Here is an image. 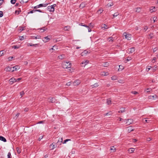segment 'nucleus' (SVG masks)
<instances>
[{
  "label": "nucleus",
  "instance_id": "obj_1",
  "mask_svg": "<svg viewBox=\"0 0 158 158\" xmlns=\"http://www.w3.org/2000/svg\"><path fill=\"white\" fill-rule=\"evenodd\" d=\"M72 64L70 62L64 61L62 63V66L64 69H68L71 67Z\"/></svg>",
  "mask_w": 158,
  "mask_h": 158
},
{
  "label": "nucleus",
  "instance_id": "obj_2",
  "mask_svg": "<svg viewBox=\"0 0 158 158\" xmlns=\"http://www.w3.org/2000/svg\"><path fill=\"white\" fill-rule=\"evenodd\" d=\"M123 36L125 37V38L128 40H130L131 39V34H127V32H124L123 34Z\"/></svg>",
  "mask_w": 158,
  "mask_h": 158
},
{
  "label": "nucleus",
  "instance_id": "obj_3",
  "mask_svg": "<svg viewBox=\"0 0 158 158\" xmlns=\"http://www.w3.org/2000/svg\"><path fill=\"white\" fill-rule=\"evenodd\" d=\"M56 4H54L52 5L48 6V10L50 12H54V7L56 6Z\"/></svg>",
  "mask_w": 158,
  "mask_h": 158
},
{
  "label": "nucleus",
  "instance_id": "obj_4",
  "mask_svg": "<svg viewBox=\"0 0 158 158\" xmlns=\"http://www.w3.org/2000/svg\"><path fill=\"white\" fill-rule=\"evenodd\" d=\"M81 83V81L80 80H75L73 82V85L74 86H77L79 85Z\"/></svg>",
  "mask_w": 158,
  "mask_h": 158
},
{
  "label": "nucleus",
  "instance_id": "obj_5",
  "mask_svg": "<svg viewBox=\"0 0 158 158\" xmlns=\"http://www.w3.org/2000/svg\"><path fill=\"white\" fill-rule=\"evenodd\" d=\"M49 36H48L44 37L43 39V41L45 43L48 41L50 40V38L49 37Z\"/></svg>",
  "mask_w": 158,
  "mask_h": 158
},
{
  "label": "nucleus",
  "instance_id": "obj_6",
  "mask_svg": "<svg viewBox=\"0 0 158 158\" xmlns=\"http://www.w3.org/2000/svg\"><path fill=\"white\" fill-rule=\"evenodd\" d=\"M12 68L13 69L12 70V72H13L19 69H20V67L19 66L16 65L12 67Z\"/></svg>",
  "mask_w": 158,
  "mask_h": 158
},
{
  "label": "nucleus",
  "instance_id": "obj_7",
  "mask_svg": "<svg viewBox=\"0 0 158 158\" xmlns=\"http://www.w3.org/2000/svg\"><path fill=\"white\" fill-rule=\"evenodd\" d=\"M124 122H126V123L130 124L131 123L132 121L131 119H128L127 120L126 119L124 120Z\"/></svg>",
  "mask_w": 158,
  "mask_h": 158
},
{
  "label": "nucleus",
  "instance_id": "obj_8",
  "mask_svg": "<svg viewBox=\"0 0 158 158\" xmlns=\"http://www.w3.org/2000/svg\"><path fill=\"white\" fill-rule=\"evenodd\" d=\"M135 51V48L134 47H132L131 48H130L128 49V51L129 53H133Z\"/></svg>",
  "mask_w": 158,
  "mask_h": 158
},
{
  "label": "nucleus",
  "instance_id": "obj_9",
  "mask_svg": "<svg viewBox=\"0 0 158 158\" xmlns=\"http://www.w3.org/2000/svg\"><path fill=\"white\" fill-rule=\"evenodd\" d=\"M9 81H10V82H12V83H11V84H12L14 82L17 81V80H16V79L14 77H12V78H10V79Z\"/></svg>",
  "mask_w": 158,
  "mask_h": 158
},
{
  "label": "nucleus",
  "instance_id": "obj_10",
  "mask_svg": "<svg viewBox=\"0 0 158 158\" xmlns=\"http://www.w3.org/2000/svg\"><path fill=\"white\" fill-rule=\"evenodd\" d=\"M135 149V148H130L128 149V151L129 153H131L134 152Z\"/></svg>",
  "mask_w": 158,
  "mask_h": 158
},
{
  "label": "nucleus",
  "instance_id": "obj_11",
  "mask_svg": "<svg viewBox=\"0 0 158 158\" xmlns=\"http://www.w3.org/2000/svg\"><path fill=\"white\" fill-rule=\"evenodd\" d=\"M12 68L7 66L5 68V70L7 72L10 71H12Z\"/></svg>",
  "mask_w": 158,
  "mask_h": 158
},
{
  "label": "nucleus",
  "instance_id": "obj_12",
  "mask_svg": "<svg viewBox=\"0 0 158 158\" xmlns=\"http://www.w3.org/2000/svg\"><path fill=\"white\" fill-rule=\"evenodd\" d=\"M48 101L50 102L53 103L55 102V99L54 98H49Z\"/></svg>",
  "mask_w": 158,
  "mask_h": 158
},
{
  "label": "nucleus",
  "instance_id": "obj_13",
  "mask_svg": "<svg viewBox=\"0 0 158 158\" xmlns=\"http://www.w3.org/2000/svg\"><path fill=\"white\" fill-rule=\"evenodd\" d=\"M127 129L128 132H130L131 131H133V128L131 127H127Z\"/></svg>",
  "mask_w": 158,
  "mask_h": 158
},
{
  "label": "nucleus",
  "instance_id": "obj_14",
  "mask_svg": "<svg viewBox=\"0 0 158 158\" xmlns=\"http://www.w3.org/2000/svg\"><path fill=\"white\" fill-rule=\"evenodd\" d=\"M89 63V61L87 60H85L84 61H82V62L81 63V64H84V66H85L87 64Z\"/></svg>",
  "mask_w": 158,
  "mask_h": 158
},
{
  "label": "nucleus",
  "instance_id": "obj_15",
  "mask_svg": "<svg viewBox=\"0 0 158 158\" xmlns=\"http://www.w3.org/2000/svg\"><path fill=\"white\" fill-rule=\"evenodd\" d=\"M65 56L64 54L58 56V58L59 59L62 60L65 58Z\"/></svg>",
  "mask_w": 158,
  "mask_h": 158
},
{
  "label": "nucleus",
  "instance_id": "obj_16",
  "mask_svg": "<svg viewBox=\"0 0 158 158\" xmlns=\"http://www.w3.org/2000/svg\"><path fill=\"white\" fill-rule=\"evenodd\" d=\"M134 10H135L136 12L139 13L141 11V9L140 7H137L135 8Z\"/></svg>",
  "mask_w": 158,
  "mask_h": 158
},
{
  "label": "nucleus",
  "instance_id": "obj_17",
  "mask_svg": "<svg viewBox=\"0 0 158 158\" xmlns=\"http://www.w3.org/2000/svg\"><path fill=\"white\" fill-rule=\"evenodd\" d=\"M149 97V99L155 100L157 97V96L156 95H154L152 96H150Z\"/></svg>",
  "mask_w": 158,
  "mask_h": 158
},
{
  "label": "nucleus",
  "instance_id": "obj_18",
  "mask_svg": "<svg viewBox=\"0 0 158 158\" xmlns=\"http://www.w3.org/2000/svg\"><path fill=\"white\" fill-rule=\"evenodd\" d=\"M125 108H120V110L118 111L119 113H123L125 111Z\"/></svg>",
  "mask_w": 158,
  "mask_h": 158
},
{
  "label": "nucleus",
  "instance_id": "obj_19",
  "mask_svg": "<svg viewBox=\"0 0 158 158\" xmlns=\"http://www.w3.org/2000/svg\"><path fill=\"white\" fill-rule=\"evenodd\" d=\"M86 4L85 2H82L80 5V7L81 8H83L85 6Z\"/></svg>",
  "mask_w": 158,
  "mask_h": 158
},
{
  "label": "nucleus",
  "instance_id": "obj_20",
  "mask_svg": "<svg viewBox=\"0 0 158 158\" xmlns=\"http://www.w3.org/2000/svg\"><path fill=\"white\" fill-rule=\"evenodd\" d=\"M0 140L3 141L4 142H6V139L3 136H0Z\"/></svg>",
  "mask_w": 158,
  "mask_h": 158
},
{
  "label": "nucleus",
  "instance_id": "obj_21",
  "mask_svg": "<svg viewBox=\"0 0 158 158\" xmlns=\"http://www.w3.org/2000/svg\"><path fill=\"white\" fill-rule=\"evenodd\" d=\"M111 100L110 98H109L107 100L106 103L107 104V105H111Z\"/></svg>",
  "mask_w": 158,
  "mask_h": 158
},
{
  "label": "nucleus",
  "instance_id": "obj_22",
  "mask_svg": "<svg viewBox=\"0 0 158 158\" xmlns=\"http://www.w3.org/2000/svg\"><path fill=\"white\" fill-rule=\"evenodd\" d=\"M114 40V38L112 37H110L108 39V40L110 42H113V41Z\"/></svg>",
  "mask_w": 158,
  "mask_h": 158
},
{
  "label": "nucleus",
  "instance_id": "obj_23",
  "mask_svg": "<svg viewBox=\"0 0 158 158\" xmlns=\"http://www.w3.org/2000/svg\"><path fill=\"white\" fill-rule=\"evenodd\" d=\"M115 148H114V146H113L111 147L110 148V150L111 151V152H114L115 151Z\"/></svg>",
  "mask_w": 158,
  "mask_h": 158
},
{
  "label": "nucleus",
  "instance_id": "obj_24",
  "mask_svg": "<svg viewBox=\"0 0 158 158\" xmlns=\"http://www.w3.org/2000/svg\"><path fill=\"white\" fill-rule=\"evenodd\" d=\"M38 45V44H29V43L28 44H27V45L28 46H34V47H36V45Z\"/></svg>",
  "mask_w": 158,
  "mask_h": 158
},
{
  "label": "nucleus",
  "instance_id": "obj_25",
  "mask_svg": "<svg viewBox=\"0 0 158 158\" xmlns=\"http://www.w3.org/2000/svg\"><path fill=\"white\" fill-rule=\"evenodd\" d=\"M87 53L88 51L86 50H85L82 52L81 55L82 56H84Z\"/></svg>",
  "mask_w": 158,
  "mask_h": 158
},
{
  "label": "nucleus",
  "instance_id": "obj_26",
  "mask_svg": "<svg viewBox=\"0 0 158 158\" xmlns=\"http://www.w3.org/2000/svg\"><path fill=\"white\" fill-rule=\"evenodd\" d=\"M109 65V63L108 62H105L102 65L104 67H107Z\"/></svg>",
  "mask_w": 158,
  "mask_h": 158
},
{
  "label": "nucleus",
  "instance_id": "obj_27",
  "mask_svg": "<svg viewBox=\"0 0 158 158\" xmlns=\"http://www.w3.org/2000/svg\"><path fill=\"white\" fill-rule=\"evenodd\" d=\"M20 46L19 45H14L12 46L13 48L14 49L19 48H20Z\"/></svg>",
  "mask_w": 158,
  "mask_h": 158
},
{
  "label": "nucleus",
  "instance_id": "obj_28",
  "mask_svg": "<svg viewBox=\"0 0 158 158\" xmlns=\"http://www.w3.org/2000/svg\"><path fill=\"white\" fill-rule=\"evenodd\" d=\"M112 114V112L111 111H110L109 112L107 113L104 114V116H106L108 115H111V114Z\"/></svg>",
  "mask_w": 158,
  "mask_h": 158
},
{
  "label": "nucleus",
  "instance_id": "obj_29",
  "mask_svg": "<svg viewBox=\"0 0 158 158\" xmlns=\"http://www.w3.org/2000/svg\"><path fill=\"white\" fill-rule=\"evenodd\" d=\"M155 7H152L150 8V10L151 12H152L155 11Z\"/></svg>",
  "mask_w": 158,
  "mask_h": 158
},
{
  "label": "nucleus",
  "instance_id": "obj_30",
  "mask_svg": "<svg viewBox=\"0 0 158 158\" xmlns=\"http://www.w3.org/2000/svg\"><path fill=\"white\" fill-rule=\"evenodd\" d=\"M63 141V138H59L58 139V140L57 142V143H61Z\"/></svg>",
  "mask_w": 158,
  "mask_h": 158
},
{
  "label": "nucleus",
  "instance_id": "obj_31",
  "mask_svg": "<svg viewBox=\"0 0 158 158\" xmlns=\"http://www.w3.org/2000/svg\"><path fill=\"white\" fill-rule=\"evenodd\" d=\"M98 85L97 83H95L94 85H92L91 86L92 87V88H94V87H98Z\"/></svg>",
  "mask_w": 158,
  "mask_h": 158
},
{
  "label": "nucleus",
  "instance_id": "obj_32",
  "mask_svg": "<svg viewBox=\"0 0 158 158\" xmlns=\"http://www.w3.org/2000/svg\"><path fill=\"white\" fill-rule=\"evenodd\" d=\"M70 28V27L69 26H67L64 27V30L65 31H68Z\"/></svg>",
  "mask_w": 158,
  "mask_h": 158
},
{
  "label": "nucleus",
  "instance_id": "obj_33",
  "mask_svg": "<svg viewBox=\"0 0 158 158\" xmlns=\"http://www.w3.org/2000/svg\"><path fill=\"white\" fill-rule=\"evenodd\" d=\"M153 33H151L149 35V39H152L153 38Z\"/></svg>",
  "mask_w": 158,
  "mask_h": 158
},
{
  "label": "nucleus",
  "instance_id": "obj_34",
  "mask_svg": "<svg viewBox=\"0 0 158 158\" xmlns=\"http://www.w3.org/2000/svg\"><path fill=\"white\" fill-rule=\"evenodd\" d=\"M117 77L116 76H113L111 77V79L113 80H115L117 79Z\"/></svg>",
  "mask_w": 158,
  "mask_h": 158
},
{
  "label": "nucleus",
  "instance_id": "obj_35",
  "mask_svg": "<svg viewBox=\"0 0 158 158\" xmlns=\"http://www.w3.org/2000/svg\"><path fill=\"white\" fill-rule=\"evenodd\" d=\"M4 54V52L3 50L0 51V56L3 55Z\"/></svg>",
  "mask_w": 158,
  "mask_h": 158
},
{
  "label": "nucleus",
  "instance_id": "obj_36",
  "mask_svg": "<svg viewBox=\"0 0 158 158\" xmlns=\"http://www.w3.org/2000/svg\"><path fill=\"white\" fill-rule=\"evenodd\" d=\"M103 10L102 9H100L98 11V13H99L100 14H101Z\"/></svg>",
  "mask_w": 158,
  "mask_h": 158
},
{
  "label": "nucleus",
  "instance_id": "obj_37",
  "mask_svg": "<svg viewBox=\"0 0 158 158\" xmlns=\"http://www.w3.org/2000/svg\"><path fill=\"white\" fill-rule=\"evenodd\" d=\"M71 140L70 139H66V140H64V142H63V143L64 144L66 143V142L69 141H70Z\"/></svg>",
  "mask_w": 158,
  "mask_h": 158
},
{
  "label": "nucleus",
  "instance_id": "obj_38",
  "mask_svg": "<svg viewBox=\"0 0 158 158\" xmlns=\"http://www.w3.org/2000/svg\"><path fill=\"white\" fill-rule=\"evenodd\" d=\"M74 69L73 68H72L71 69L68 70V72L72 73L74 71Z\"/></svg>",
  "mask_w": 158,
  "mask_h": 158
},
{
  "label": "nucleus",
  "instance_id": "obj_39",
  "mask_svg": "<svg viewBox=\"0 0 158 158\" xmlns=\"http://www.w3.org/2000/svg\"><path fill=\"white\" fill-rule=\"evenodd\" d=\"M118 15H119V13L118 12H116V13H115L113 15V16L114 17H116Z\"/></svg>",
  "mask_w": 158,
  "mask_h": 158
},
{
  "label": "nucleus",
  "instance_id": "obj_40",
  "mask_svg": "<svg viewBox=\"0 0 158 158\" xmlns=\"http://www.w3.org/2000/svg\"><path fill=\"white\" fill-rule=\"evenodd\" d=\"M45 30H46V29H44V27L42 28H41L40 29V32H44V31H45Z\"/></svg>",
  "mask_w": 158,
  "mask_h": 158
},
{
  "label": "nucleus",
  "instance_id": "obj_41",
  "mask_svg": "<svg viewBox=\"0 0 158 158\" xmlns=\"http://www.w3.org/2000/svg\"><path fill=\"white\" fill-rule=\"evenodd\" d=\"M41 38V36L40 35H37L35 37V39H39Z\"/></svg>",
  "mask_w": 158,
  "mask_h": 158
},
{
  "label": "nucleus",
  "instance_id": "obj_42",
  "mask_svg": "<svg viewBox=\"0 0 158 158\" xmlns=\"http://www.w3.org/2000/svg\"><path fill=\"white\" fill-rule=\"evenodd\" d=\"M20 12H21L20 10H16L15 11V14H16L17 15H18L20 13Z\"/></svg>",
  "mask_w": 158,
  "mask_h": 158
},
{
  "label": "nucleus",
  "instance_id": "obj_43",
  "mask_svg": "<svg viewBox=\"0 0 158 158\" xmlns=\"http://www.w3.org/2000/svg\"><path fill=\"white\" fill-rule=\"evenodd\" d=\"M35 10H31L28 13V14L29 13H35Z\"/></svg>",
  "mask_w": 158,
  "mask_h": 158
},
{
  "label": "nucleus",
  "instance_id": "obj_44",
  "mask_svg": "<svg viewBox=\"0 0 158 158\" xmlns=\"http://www.w3.org/2000/svg\"><path fill=\"white\" fill-rule=\"evenodd\" d=\"M101 75L102 76H105V72L103 71L101 73Z\"/></svg>",
  "mask_w": 158,
  "mask_h": 158
},
{
  "label": "nucleus",
  "instance_id": "obj_45",
  "mask_svg": "<svg viewBox=\"0 0 158 158\" xmlns=\"http://www.w3.org/2000/svg\"><path fill=\"white\" fill-rule=\"evenodd\" d=\"M131 93L132 94H138V92L136 91H132L131 92Z\"/></svg>",
  "mask_w": 158,
  "mask_h": 158
},
{
  "label": "nucleus",
  "instance_id": "obj_46",
  "mask_svg": "<svg viewBox=\"0 0 158 158\" xmlns=\"http://www.w3.org/2000/svg\"><path fill=\"white\" fill-rule=\"evenodd\" d=\"M15 2H16L15 0H11L10 1L11 3L12 4H14L15 3Z\"/></svg>",
  "mask_w": 158,
  "mask_h": 158
},
{
  "label": "nucleus",
  "instance_id": "obj_47",
  "mask_svg": "<svg viewBox=\"0 0 158 158\" xmlns=\"http://www.w3.org/2000/svg\"><path fill=\"white\" fill-rule=\"evenodd\" d=\"M148 29V27L147 26H146L144 27L143 30L144 31H146Z\"/></svg>",
  "mask_w": 158,
  "mask_h": 158
},
{
  "label": "nucleus",
  "instance_id": "obj_48",
  "mask_svg": "<svg viewBox=\"0 0 158 158\" xmlns=\"http://www.w3.org/2000/svg\"><path fill=\"white\" fill-rule=\"evenodd\" d=\"M11 156V153L10 152H9L8 153L7 156H8V158H11L10 157Z\"/></svg>",
  "mask_w": 158,
  "mask_h": 158
},
{
  "label": "nucleus",
  "instance_id": "obj_49",
  "mask_svg": "<svg viewBox=\"0 0 158 158\" xmlns=\"http://www.w3.org/2000/svg\"><path fill=\"white\" fill-rule=\"evenodd\" d=\"M152 89L150 88H148L146 89L147 92H150L151 90Z\"/></svg>",
  "mask_w": 158,
  "mask_h": 158
},
{
  "label": "nucleus",
  "instance_id": "obj_50",
  "mask_svg": "<svg viewBox=\"0 0 158 158\" xmlns=\"http://www.w3.org/2000/svg\"><path fill=\"white\" fill-rule=\"evenodd\" d=\"M3 16V13L2 11H0V17H2Z\"/></svg>",
  "mask_w": 158,
  "mask_h": 158
},
{
  "label": "nucleus",
  "instance_id": "obj_51",
  "mask_svg": "<svg viewBox=\"0 0 158 158\" xmlns=\"http://www.w3.org/2000/svg\"><path fill=\"white\" fill-rule=\"evenodd\" d=\"M90 27L93 28L94 27V25L91 23L89 24V26Z\"/></svg>",
  "mask_w": 158,
  "mask_h": 158
},
{
  "label": "nucleus",
  "instance_id": "obj_52",
  "mask_svg": "<svg viewBox=\"0 0 158 158\" xmlns=\"http://www.w3.org/2000/svg\"><path fill=\"white\" fill-rule=\"evenodd\" d=\"M24 93L23 91H22L20 93V95L21 96V97H22V96L24 95Z\"/></svg>",
  "mask_w": 158,
  "mask_h": 158
},
{
  "label": "nucleus",
  "instance_id": "obj_53",
  "mask_svg": "<svg viewBox=\"0 0 158 158\" xmlns=\"http://www.w3.org/2000/svg\"><path fill=\"white\" fill-rule=\"evenodd\" d=\"M13 58V57H9L8 58V60L9 61H11Z\"/></svg>",
  "mask_w": 158,
  "mask_h": 158
},
{
  "label": "nucleus",
  "instance_id": "obj_54",
  "mask_svg": "<svg viewBox=\"0 0 158 158\" xmlns=\"http://www.w3.org/2000/svg\"><path fill=\"white\" fill-rule=\"evenodd\" d=\"M118 82L119 83H123L124 82L123 81V80H119Z\"/></svg>",
  "mask_w": 158,
  "mask_h": 158
},
{
  "label": "nucleus",
  "instance_id": "obj_55",
  "mask_svg": "<svg viewBox=\"0 0 158 158\" xmlns=\"http://www.w3.org/2000/svg\"><path fill=\"white\" fill-rule=\"evenodd\" d=\"M157 19V17H154L153 18V21H154V23H155V21Z\"/></svg>",
  "mask_w": 158,
  "mask_h": 158
},
{
  "label": "nucleus",
  "instance_id": "obj_56",
  "mask_svg": "<svg viewBox=\"0 0 158 158\" xmlns=\"http://www.w3.org/2000/svg\"><path fill=\"white\" fill-rule=\"evenodd\" d=\"M87 28L88 29V32H91V30L90 29V27L89 26H88V27H87Z\"/></svg>",
  "mask_w": 158,
  "mask_h": 158
},
{
  "label": "nucleus",
  "instance_id": "obj_57",
  "mask_svg": "<svg viewBox=\"0 0 158 158\" xmlns=\"http://www.w3.org/2000/svg\"><path fill=\"white\" fill-rule=\"evenodd\" d=\"M151 68V67L150 66H148V68L146 69V70L147 71H148L149 70H150V69Z\"/></svg>",
  "mask_w": 158,
  "mask_h": 158
},
{
  "label": "nucleus",
  "instance_id": "obj_58",
  "mask_svg": "<svg viewBox=\"0 0 158 158\" xmlns=\"http://www.w3.org/2000/svg\"><path fill=\"white\" fill-rule=\"evenodd\" d=\"M20 40H23L24 39V37L23 36H21L20 37Z\"/></svg>",
  "mask_w": 158,
  "mask_h": 158
},
{
  "label": "nucleus",
  "instance_id": "obj_59",
  "mask_svg": "<svg viewBox=\"0 0 158 158\" xmlns=\"http://www.w3.org/2000/svg\"><path fill=\"white\" fill-rule=\"evenodd\" d=\"M4 2L3 0H0V6L2 5Z\"/></svg>",
  "mask_w": 158,
  "mask_h": 158
},
{
  "label": "nucleus",
  "instance_id": "obj_60",
  "mask_svg": "<svg viewBox=\"0 0 158 158\" xmlns=\"http://www.w3.org/2000/svg\"><path fill=\"white\" fill-rule=\"evenodd\" d=\"M43 136H40L39 138V140L40 141L41 139H42L43 138Z\"/></svg>",
  "mask_w": 158,
  "mask_h": 158
},
{
  "label": "nucleus",
  "instance_id": "obj_61",
  "mask_svg": "<svg viewBox=\"0 0 158 158\" xmlns=\"http://www.w3.org/2000/svg\"><path fill=\"white\" fill-rule=\"evenodd\" d=\"M83 24L82 23H81V26H84V27H88V26L86 25H83Z\"/></svg>",
  "mask_w": 158,
  "mask_h": 158
},
{
  "label": "nucleus",
  "instance_id": "obj_62",
  "mask_svg": "<svg viewBox=\"0 0 158 158\" xmlns=\"http://www.w3.org/2000/svg\"><path fill=\"white\" fill-rule=\"evenodd\" d=\"M105 76H107L109 75V72H105Z\"/></svg>",
  "mask_w": 158,
  "mask_h": 158
},
{
  "label": "nucleus",
  "instance_id": "obj_63",
  "mask_svg": "<svg viewBox=\"0 0 158 158\" xmlns=\"http://www.w3.org/2000/svg\"><path fill=\"white\" fill-rule=\"evenodd\" d=\"M71 84V82H69L66 83V85L69 86Z\"/></svg>",
  "mask_w": 158,
  "mask_h": 158
},
{
  "label": "nucleus",
  "instance_id": "obj_64",
  "mask_svg": "<svg viewBox=\"0 0 158 158\" xmlns=\"http://www.w3.org/2000/svg\"><path fill=\"white\" fill-rule=\"evenodd\" d=\"M48 4H43V7H46Z\"/></svg>",
  "mask_w": 158,
  "mask_h": 158
}]
</instances>
